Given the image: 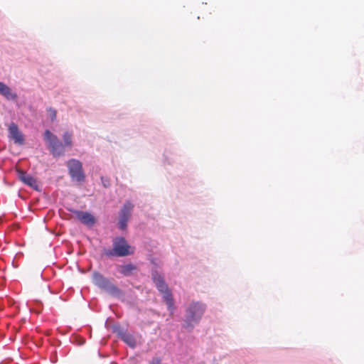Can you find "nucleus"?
Listing matches in <instances>:
<instances>
[{"label": "nucleus", "instance_id": "nucleus-14", "mask_svg": "<svg viewBox=\"0 0 364 364\" xmlns=\"http://www.w3.org/2000/svg\"><path fill=\"white\" fill-rule=\"evenodd\" d=\"M154 282L159 291H166L168 288L161 277H154Z\"/></svg>", "mask_w": 364, "mask_h": 364}, {"label": "nucleus", "instance_id": "nucleus-13", "mask_svg": "<svg viewBox=\"0 0 364 364\" xmlns=\"http://www.w3.org/2000/svg\"><path fill=\"white\" fill-rule=\"evenodd\" d=\"M161 293L163 294L164 300L165 301V302L166 303V304L168 306V309L171 311H173L174 309V306H173V299L171 292L168 289L167 290H166V291H161Z\"/></svg>", "mask_w": 364, "mask_h": 364}, {"label": "nucleus", "instance_id": "nucleus-15", "mask_svg": "<svg viewBox=\"0 0 364 364\" xmlns=\"http://www.w3.org/2000/svg\"><path fill=\"white\" fill-rule=\"evenodd\" d=\"M73 134L70 132H66L63 136L64 146L72 147L73 146Z\"/></svg>", "mask_w": 364, "mask_h": 364}, {"label": "nucleus", "instance_id": "nucleus-11", "mask_svg": "<svg viewBox=\"0 0 364 364\" xmlns=\"http://www.w3.org/2000/svg\"><path fill=\"white\" fill-rule=\"evenodd\" d=\"M0 94L8 100H16L18 97L17 95L13 92L10 87L2 82H0Z\"/></svg>", "mask_w": 364, "mask_h": 364}, {"label": "nucleus", "instance_id": "nucleus-8", "mask_svg": "<svg viewBox=\"0 0 364 364\" xmlns=\"http://www.w3.org/2000/svg\"><path fill=\"white\" fill-rule=\"evenodd\" d=\"M9 137L12 139L16 144H23L24 138L21 132L19 131L18 126L15 123H11L9 126Z\"/></svg>", "mask_w": 364, "mask_h": 364}, {"label": "nucleus", "instance_id": "nucleus-4", "mask_svg": "<svg viewBox=\"0 0 364 364\" xmlns=\"http://www.w3.org/2000/svg\"><path fill=\"white\" fill-rule=\"evenodd\" d=\"M92 282L96 286L112 295H119L120 294V290L99 272L93 274Z\"/></svg>", "mask_w": 364, "mask_h": 364}, {"label": "nucleus", "instance_id": "nucleus-2", "mask_svg": "<svg viewBox=\"0 0 364 364\" xmlns=\"http://www.w3.org/2000/svg\"><path fill=\"white\" fill-rule=\"evenodd\" d=\"M205 311V305L200 302H192L186 309V328H193V323H198Z\"/></svg>", "mask_w": 364, "mask_h": 364}, {"label": "nucleus", "instance_id": "nucleus-9", "mask_svg": "<svg viewBox=\"0 0 364 364\" xmlns=\"http://www.w3.org/2000/svg\"><path fill=\"white\" fill-rule=\"evenodd\" d=\"M18 178L27 186L33 188L35 190L38 189V183L36 178L31 175L28 174L23 170H17Z\"/></svg>", "mask_w": 364, "mask_h": 364}, {"label": "nucleus", "instance_id": "nucleus-17", "mask_svg": "<svg viewBox=\"0 0 364 364\" xmlns=\"http://www.w3.org/2000/svg\"><path fill=\"white\" fill-rule=\"evenodd\" d=\"M150 364H161V360L159 358L153 359Z\"/></svg>", "mask_w": 364, "mask_h": 364}, {"label": "nucleus", "instance_id": "nucleus-12", "mask_svg": "<svg viewBox=\"0 0 364 364\" xmlns=\"http://www.w3.org/2000/svg\"><path fill=\"white\" fill-rule=\"evenodd\" d=\"M135 270H136V267L132 264L119 265L118 267V272L126 277L132 275Z\"/></svg>", "mask_w": 364, "mask_h": 364}, {"label": "nucleus", "instance_id": "nucleus-5", "mask_svg": "<svg viewBox=\"0 0 364 364\" xmlns=\"http://www.w3.org/2000/svg\"><path fill=\"white\" fill-rule=\"evenodd\" d=\"M68 166L70 176L78 181L84 180L85 176L82 171V163L77 159H70L68 162Z\"/></svg>", "mask_w": 364, "mask_h": 364}, {"label": "nucleus", "instance_id": "nucleus-7", "mask_svg": "<svg viewBox=\"0 0 364 364\" xmlns=\"http://www.w3.org/2000/svg\"><path fill=\"white\" fill-rule=\"evenodd\" d=\"M114 332L117 333V336L129 346L132 348H134L136 346V340L132 334L127 333L120 327L114 328Z\"/></svg>", "mask_w": 364, "mask_h": 364}, {"label": "nucleus", "instance_id": "nucleus-16", "mask_svg": "<svg viewBox=\"0 0 364 364\" xmlns=\"http://www.w3.org/2000/svg\"><path fill=\"white\" fill-rule=\"evenodd\" d=\"M48 112L49 113L50 118L51 121L54 122L56 119V117H57L56 110L50 107L49 109H48Z\"/></svg>", "mask_w": 364, "mask_h": 364}, {"label": "nucleus", "instance_id": "nucleus-1", "mask_svg": "<svg viewBox=\"0 0 364 364\" xmlns=\"http://www.w3.org/2000/svg\"><path fill=\"white\" fill-rule=\"evenodd\" d=\"M134 247L130 246L123 237H115L113 240V247L107 250L105 254L108 257H125L134 253Z\"/></svg>", "mask_w": 364, "mask_h": 364}, {"label": "nucleus", "instance_id": "nucleus-3", "mask_svg": "<svg viewBox=\"0 0 364 364\" xmlns=\"http://www.w3.org/2000/svg\"><path fill=\"white\" fill-rule=\"evenodd\" d=\"M44 139L48 143V148L53 156L57 157L64 154L65 146L55 134L49 130L44 132Z\"/></svg>", "mask_w": 364, "mask_h": 364}, {"label": "nucleus", "instance_id": "nucleus-10", "mask_svg": "<svg viewBox=\"0 0 364 364\" xmlns=\"http://www.w3.org/2000/svg\"><path fill=\"white\" fill-rule=\"evenodd\" d=\"M74 213L76 218L86 225L92 226L96 222L95 217L88 212L75 210Z\"/></svg>", "mask_w": 364, "mask_h": 364}, {"label": "nucleus", "instance_id": "nucleus-6", "mask_svg": "<svg viewBox=\"0 0 364 364\" xmlns=\"http://www.w3.org/2000/svg\"><path fill=\"white\" fill-rule=\"evenodd\" d=\"M133 208L134 205L129 201H127L124 204L119 213V225L120 229L124 230L127 228V223L131 217Z\"/></svg>", "mask_w": 364, "mask_h": 364}]
</instances>
